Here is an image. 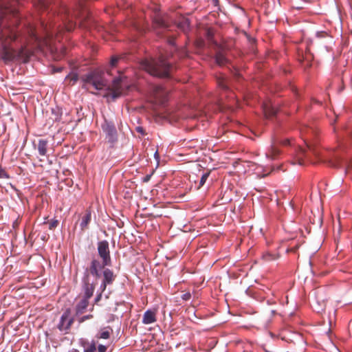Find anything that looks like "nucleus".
I'll return each instance as SVG.
<instances>
[{
    "label": "nucleus",
    "mask_w": 352,
    "mask_h": 352,
    "mask_svg": "<svg viewBox=\"0 0 352 352\" xmlns=\"http://www.w3.org/2000/svg\"><path fill=\"white\" fill-rule=\"evenodd\" d=\"M61 30L59 26H55L51 23L48 24L44 21L40 23L38 30L32 25L27 28L31 41L36 43L39 49L46 47L52 52L58 49L56 45V41L58 40L60 42L58 34Z\"/></svg>",
    "instance_id": "f257e3e1"
},
{
    "label": "nucleus",
    "mask_w": 352,
    "mask_h": 352,
    "mask_svg": "<svg viewBox=\"0 0 352 352\" xmlns=\"http://www.w3.org/2000/svg\"><path fill=\"white\" fill-rule=\"evenodd\" d=\"M17 0H0V10L2 12L3 28L0 27V40L14 41L17 37L16 25L19 23L20 16L15 4Z\"/></svg>",
    "instance_id": "f03ea898"
},
{
    "label": "nucleus",
    "mask_w": 352,
    "mask_h": 352,
    "mask_svg": "<svg viewBox=\"0 0 352 352\" xmlns=\"http://www.w3.org/2000/svg\"><path fill=\"white\" fill-rule=\"evenodd\" d=\"M117 74L113 78L111 72L107 70L104 72L100 69H96L83 75L81 80L85 85L95 88H119L126 81V77L122 72L118 71Z\"/></svg>",
    "instance_id": "7ed1b4c3"
},
{
    "label": "nucleus",
    "mask_w": 352,
    "mask_h": 352,
    "mask_svg": "<svg viewBox=\"0 0 352 352\" xmlns=\"http://www.w3.org/2000/svg\"><path fill=\"white\" fill-rule=\"evenodd\" d=\"M97 250L101 261H100L98 259L94 258L89 265L85 268L83 274L85 275L87 285H90V282L93 283V280H98L100 276V270L106 266L111 265L109 242L106 240L99 241Z\"/></svg>",
    "instance_id": "20e7f679"
},
{
    "label": "nucleus",
    "mask_w": 352,
    "mask_h": 352,
    "mask_svg": "<svg viewBox=\"0 0 352 352\" xmlns=\"http://www.w3.org/2000/svg\"><path fill=\"white\" fill-rule=\"evenodd\" d=\"M302 138L304 140L306 147L300 146L296 151V160L300 165L305 164V160L311 161V155L319 156L320 150L316 143L318 131L316 129L303 125L300 129Z\"/></svg>",
    "instance_id": "39448f33"
},
{
    "label": "nucleus",
    "mask_w": 352,
    "mask_h": 352,
    "mask_svg": "<svg viewBox=\"0 0 352 352\" xmlns=\"http://www.w3.org/2000/svg\"><path fill=\"white\" fill-rule=\"evenodd\" d=\"M140 67L150 75L164 78L168 77L174 69L173 65L167 61V58L161 54L158 59L145 58L140 62Z\"/></svg>",
    "instance_id": "423d86ee"
},
{
    "label": "nucleus",
    "mask_w": 352,
    "mask_h": 352,
    "mask_svg": "<svg viewBox=\"0 0 352 352\" xmlns=\"http://www.w3.org/2000/svg\"><path fill=\"white\" fill-rule=\"evenodd\" d=\"M32 52L28 50L26 47H22L19 51L8 47L6 43L3 44L2 49L0 50V59L5 63L12 61H21L27 63Z\"/></svg>",
    "instance_id": "0eeeda50"
},
{
    "label": "nucleus",
    "mask_w": 352,
    "mask_h": 352,
    "mask_svg": "<svg viewBox=\"0 0 352 352\" xmlns=\"http://www.w3.org/2000/svg\"><path fill=\"white\" fill-rule=\"evenodd\" d=\"M98 283V280H93V283L90 282V285L87 284L85 275L83 274L82 278V289L84 291V297L76 306V314H82L89 305V299L93 296L96 285Z\"/></svg>",
    "instance_id": "6e6552de"
},
{
    "label": "nucleus",
    "mask_w": 352,
    "mask_h": 352,
    "mask_svg": "<svg viewBox=\"0 0 352 352\" xmlns=\"http://www.w3.org/2000/svg\"><path fill=\"white\" fill-rule=\"evenodd\" d=\"M153 27L157 34H161V30H168L170 28V21L166 14L157 12L153 17Z\"/></svg>",
    "instance_id": "1a4fd4ad"
},
{
    "label": "nucleus",
    "mask_w": 352,
    "mask_h": 352,
    "mask_svg": "<svg viewBox=\"0 0 352 352\" xmlns=\"http://www.w3.org/2000/svg\"><path fill=\"white\" fill-rule=\"evenodd\" d=\"M122 89H97V91H91L92 94L100 96L106 98L107 102L115 101L123 95Z\"/></svg>",
    "instance_id": "9d476101"
},
{
    "label": "nucleus",
    "mask_w": 352,
    "mask_h": 352,
    "mask_svg": "<svg viewBox=\"0 0 352 352\" xmlns=\"http://www.w3.org/2000/svg\"><path fill=\"white\" fill-rule=\"evenodd\" d=\"M74 322V319L71 316V309L68 308L62 314L59 323L57 325V328L60 331H65V333H67L70 329Z\"/></svg>",
    "instance_id": "9b49d317"
},
{
    "label": "nucleus",
    "mask_w": 352,
    "mask_h": 352,
    "mask_svg": "<svg viewBox=\"0 0 352 352\" xmlns=\"http://www.w3.org/2000/svg\"><path fill=\"white\" fill-rule=\"evenodd\" d=\"M102 129L106 135V139L111 144H113L118 140V134L114 124L109 122L107 120L102 124Z\"/></svg>",
    "instance_id": "f8f14e48"
},
{
    "label": "nucleus",
    "mask_w": 352,
    "mask_h": 352,
    "mask_svg": "<svg viewBox=\"0 0 352 352\" xmlns=\"http://www.w3.org/2000/svg\"><path fill=\"white\" fill-rule=\"evenodd\" d=\"M148 101L156 104H164L167 101V96L164 89H151Z\"/></svg>",
    "instance_id": "ddd939ff"
},
{
    "label": "nucleus",
    "mask_w": 352,
    "mask_h": 352,
    "mask_svg": "<svg viewBox=\"0 0 352 352\" xmlns=\"http://www.w3.org/2000/svg\"><path fill=\"white\" fill-rule=\"evenodd\" d=\"M116 278V276L113 274L112 270L106 268L103 271V280L100 287V289L101 292H103L107 286V285H111L113 283Z\"/></svg>",
    "instance_id": "4468645a"
},
{
    "label": "nucleus",
    "mask_w": 352,
    "mask_h": 352,
    "mask_svg": "<svg viewBox=\"0 0 352 352\" xmlns=\"http://www.w3.org/2000/svg\"><path fill=\"white\" fill-rule=\"evenodd\" d=\"M263 111L265 118H272L277 113V109L271 100H267L263 102Z\"/></svg>",
    "instance_id": "2eb2a0df"
},
{
    "label": "nucleus",
    "mask_w": 352,
    "mask_h": 352,
    "mask_svg": "<svg viewBox=\"0 0 352 352\" xmlns=\"http://www.w3.org/2000/svg\"><path fill=\"white\" fill-rule=\"evenodd\" d=\"M156 312L153 310H147L144 312L142 318V323L149 324L156 322Z\"/></svg>",
    "instance_id": "dca6fc26"
},
{
    "label": "nucleus",
    "mask_w": 352,
    "mask_h": 352,
    "mask_svg": "<svg viewBox=\"0 0 352 352\" xmlns=\"http://www.w3.org/2000/svg\"><path fill=\"white\" fill-rule=\"evenodd\" d=\"M91 219V212L89 210H87L85 214L83 215L80 223V229L82 232L88 228V225Z\"/></svg>",
    "instance_id": "f3484780"
},
{
    "label": "nucleus",
    "mask_w": 352,
    "mask_h": 352,
    "mask_svg": "<svg viewBox=\"0 0 352 352\" xmlns=\"http://www.w3.org/2000/svg\"><path fill=\"white\" fill-rule=\"evenodd\" d=\"M280 150L276 146V144L273 142L270 146V148L268 149V151L266 152V157L271 160H276L278 155H280Z\"/></svg>",
    "instance_id": "a211bd4d"
},
{
    "label": "nucleus",
    "mask_w": 352,
    "mask_h": 352,
    "mask_svg": "<svg viewBox=\"0 0 352 352\" xmlns=\"http://www.w3.org/2000/svg\"><path fill=\"white\" fill-rule=\"evenodd\" d=\"M48 141L43 139H40L38 141L37 149L41 156H46L47 153Z\"/></svg>",
    "instance_id": "6ab92c4d"
},
{
    "label": "nucleus",
    "mask_w": 352,
    "mask_h": 352,
    "mask_svg": "<svg viewBox=\"0 0 352 352\" xmlns=\"http://www.w3.org/2000/svg\"><path fill=\"white\" fill-rule=\"evenodd\" d=\"M113 330L110 327H106L100 329L96 336L97 339H109Z\"/></svg>",
    "instance_id": "aec40b11"
},
{
    "label": "nucleus",
    "mask_w": 352,
    "mask_h": 352,
    "mask_svg": "<svg viewBox=\"0 0 352 352\" xmlns=\"http://www.w3.org/2000/svg\"><path fill=\"white\" fill-rule=\"evenodd\" d=\"M78 80V76L77 74L72 72L66 76L65 79V82L67 86H73Z\"/></svg>",
    "instance_id": "412c9836"
},
{
    "label": "nucleus",
    "mask_w": 352,
    "mask_h": 352,
    "mask_svg": "<svg viewBox=\"0 0 352 352\" xmlns=\"http://www.w3.org/2000/svg\"><path fill=\"white\" fill-rule=\"evenodd\" d=\"M316 38L318 39V41H317L318 44L321 43L320 40L322 38H325L329 41H331V39H332L331 36L327 32H325V31L318 32L316 33Z\"/></svg>",
    "instance_id": "4be33fe9"
},
{
    "label": "nucleus",
    "mask_w": 352,
    "mask_h": 352,
    "mask_svg": "<svg viewBox=\"0 0 352 352\" xmlns=\"http://www.w3.org/2000/svg\"><path fill=\"white\" fill-rule=\"evenodd\" d=\"M216 80L219 88H228V80L223 75H219L216 77Z\"/></svg>",
    "instance_id": "5701e85b"
},
{
    "label": "nucleus",
    "mask_w": 352,
    "mask_h": 352,
    "mask_svg": "<svg viewBox=\"0 0 352 352\" xmlns=\"http://www.w3.org/2000/svg\"><path fill=\"white\" fill-rule=\"evenodd\" d=\"M215 60H216V63L219 65V66H223V65H226V63H228V60L227 58L225 57V56L221 53V52H218L216 56H215Z\"/></svg>",
    "instance_id": "b1692460"
},
{
    "label": "nucleus",
    "mask_w": 352,
    "mask_h": 352,
    "mask_svg": "<svg viewBox=\"0 0 352 352\" xmlns=\"http://www.w3.org/2000/svg\"><path fill=\"white\" fill-rule=\"evenodd\" d=\"M302 61L304 67H308L311 66V60L313 58V56L309 53V50L307 49L305 56H302Z\"/></svg>",
    "instance_id": "393cba45"
},
{
    "label": "nucleus",
    "mask_w": 352,
    "mask_h": 352,
    "mask_svg": "<svg viewBox=\"0 0 352 352\" xmlns=\"http://www.w3.org/2000/svg\"><path fill=\"white\" fill-rule=\"evenodd\" d=\"M335 159H336V160L338 161V162H337V164L333 162L332 164V166H338L341 165L343 163L344 166L346 167V170H348L350 168V165H349V162L346 160H345L344 162H342V160L341 159V157H340L338 155H335Z\"/></svg>",
    "instance_id": "a878e982"
},
{
    "label": "nucleus",
    "mask_w": 352,
    "mask_h": 352,
    "mask_svg": "<svg viewBox=\"0 0 352 352\" xmlns=\"http://www.w3.org/2000/svg\"><path fill=\"white\" fill-rule=\"evenodd\" d=\"M263 257L265 261H270L276 260L278 257V256L275 254L267 252L265 254H263Z\"/></svg>",
    "instance_id": "bb28decb"
},
{
    "label": "nucleus",
    "mask_w": 352,
    "mask_h": 352,
    "mask_svg": "<svg viewBox=\"0 0 352 352\" xmlns=\"http://www.w3.org/2000/svg\"><path fill=\"white\" fill-rule=\"evenodd\" d=\"M189 27V22L188 19H184L182 22L178 24V28L186 32Z\"/></svg>",
    "instance_id": "cd10ccee"
},
{
    "label": "nucleus",
    "mask_w": 352,
    "mask_h": 352,
    "mask_svg": "<svg viewBox=\"0 0 352 352\" xmlns=\"http://www.w3.org/2000/svg\"><path fill=\"white\" fill-rule=\"evenodd\" d=\"M210 175V172H206L201 177L198 188L203 186Z\"/></svg>",
    "instance_id": "c85d7f7f"
},
{
    "label": "nucleus",
    "mask_w": 352,
    "mask_h": 352,
    "mask_svg": "<svg viewBox=\"0 0 352 352\" xmlns=\"http://www.w3.org/2000/svg\"><path fill=\"white\" fill-rule=\"evenodd\" d=\"M52 113L55 114V117L54 118L55 121H58L60 119V110L58 109H52Z\"/></svg>",
    "instance_id": "c756f323"
},
{
    "label": "nucleus",
    "mask_w": 352,
    "mask_h": 352,
    "mask_svg": "<svg viewBox=\"0 0 352 352\" xmlns=\"http://www.w3.org/2000/svg\"><path fill=\"white\" fill-rule=\"evenodd\" d=\"M0 178H6V179L10 178L9 175L7 173V172L5 170V169L3 168L1 166H0Z\"/></svg>",
    "instance_id": "7c9ffc66"
},
{
    "label": "nucleus",
    "mask_w": 352,
    "mask_h": 352,
    "mask_svg": "<svg viewBox=\"0 0 352 352\" xmlns=\"http://www.w3.org/2000/svg\"><path fill=\"white\" fill-rule=\"evenodd\" d=\"M58 225V220H52L50 222H49V228L50 230H53L54 228H56Z\"/></svg>",
    "instance_id": "2f4dec72"
},
{
    "label": "nucleus",
    "mask_w": 352,
    "mask_h": 352,
    "mask_svg": "<svg viewBox=\"0 0 352 352\" xmlns=\"http://www.w3.org/2000/svg\"><path fill=\"white\" fill-rule=\"evenodd\" d=\"M92 318H93V316L91 314L86 315V316H82V317L79 318L78 322H79V323H82L85 320L91 319Z\"/></svg>",
    "instance_id": "473e14b6"
},
{
    "label": "nucleus",
    "mask_w": 352,
    "mask_h": 352,
    "mask_svg": "<svg viewBox=\"0 0 352 352\" xmlns=\"http://www.w3.org/2000/svg\"><path fill=\"white\" fill-rule=\"evenodd\" d=\"M74 27H75V23H74L72 21L69 22L68 24L65 25V28L66 29L67 31H69V32L74 30Z\"/></svg>",
    "instance_id": "72a5a7b5"
},
{
    "label": "nucleus",
    "mask_w": 352,
    "mask_h": 352,
    "mask_svg": "<svg viewBox=\"0 0 352 352\" xmlns=\"http://www.w3.org/2000/svg\"><path fill=\"white\" fill-rule=\"evenodd\" d=\"M96 349V344L94 342L91 343L89 348L86 349L84 352H94Z\"/></svg>",
    "instance_id": "f704fd0d"
},
{
    "label": "nucleus",
    "mask_w": 352,
    "mask_h": 352,
    "mask_svg": "<svg viewBox=\"0 0 352 352\" xmlns=\"http://www.w3.org/2000/svg\"><path fill=\"white\" fill-rule=\"evenodd\" d=\"M118 61V57H112L111 59V62H110L111 66L112 67H115Z\"/></svg>",
    "instance_id": "c9c22d12"
},
{
    "label": "nucleus",
    "mask_w": 352,
    "mask_h": 352,
    "mask_svg": "<svg viewBox=\"0 0 352 352\" xmlns=\"http://www.w3.org/2000/svg\"><path fill=\"white\" fill-rule=\"evenodd\" d=\"M191 298V294L190 292H186L185 294H184L182 296V298L184 300H190Z\"/></svg>",
    "instance_id": "e433bc0d"
},
{
    "label": "nucleus",
    "mask_w": 352,
    "mask_h": 352,
    "mask_svg": "<svg viewBox=\"0 0 352 352\" xmlns=\"http://www.w3.org/2000/svg\"><path fill=\"white\" fill-rule=\"evenodd\" d=\"M107 349V347L106 346H104V345H102V344H100L98 346V352H106Z\"/></svg>",
    "instance_id": "4c0bfd02"
},
{
    "label": "nucleus",
    "mask_w": 352,
    "mask_h": 352,
    "mask_svg": "<svg viewBox=\"0 0 352 352\" xmlns=\"http://www.w3.org/2000/svg\"><path fill=\"white\" fill-rule=\"evenodd\" d=\"M206 36H207L208 39H209V40H212V36H213V34H212V31H211V30H208L207 31V32H206Z\"/></svg>",
    "instance_id": "58836bf2"
},
{
    "label": "nucleus",
    "mask_w": 352,
    "mask_h": 352,
    "mask_svg": "<svg viewBox=\"0 0 352 352\" xmlns=\"http://www.w3.org/2000/svg\"><path fill=\"white\" fill-rule=\"evenodd\" d=\"M136 131H137V132L141 133L142 135H144L145 134L144 129L142 127H141V126H138L136 128Z\"/></svg>",
    "instance_id": "ea45409f"
},
{
    "label": "nucleus",
    "mask_w": 352,
    "mask_h": 352,
    "mask_svg": "<svg viewBox=\"0 0 352 352\" xmlns=\"http://www.w3.org/2000/svg\"><path fill=\"white\" fill-rule=\"evenodd\" d=\"M151 175H146V176L144 177V179H143V182H148V181L150 180V179H151Z\"/></svg>",
    "instance_id": "a19ab883"
},
{
    "label": "nucleus",
    "mask_w": 352,
    "mask_h": 352,
    "mask_svg": "<svg viewBox=\"0 0 352 352\" xmlns=\"http://www.w3.org/2000/svg\"><path fill=\"white\" fill-rule=\"evenodd\" d=\"M233 75L236 77V78H238L240 76V74L239 73V71L237 69H234V71L233 72Z\"/></svg>",
    "instance_id": "79ce46f5"
},
{
    "label": "nucleus",
    "mask_w": 352,
    "mask_h": 352,
    "mask_svg": "<svg viewBox=\"0 0 352 352\" xmlns=\"http://www.w3.org/2000/svg\"><path fill=\"white\" fill-rule=\"evenodd\" d=\"M282 144H283V145H287V144H289V140H284V141L282 142Z\"/></svg>",
    "instance_id": "37998d69"
},
{
    "label": "nucleus",
    "mask_w": 352,
    "mask_h": 352,
    "mask_svg": "<svg viewBox=\"0 0 352 352\" xmlns=\"http://www.w3.org/2000/svg\"><path fill=\"white\" fill-rule=\"evenodd\" d=\"M102 292H100V293L98 295V296H97V298H96V301L100 300V298H101V296H102Z\"/></svg>",
    "instance_id": "c03bdc74"
},
{
    "label": "nucleus",
    "mask_w": 352,
    "mask_h": 352,
    "mask_svg": "<svg viewBox=\"0 0 352 352\" xmlns=\"http://www.w3.org/2000/svg\"><path fill=\"white\" fill-rule=\"evenodd\" d=\"M61 50H62V52H63L62 56H63L65 54V53H66L65 52L66 50H65V48L61 47Z\"/></svg>",
    "instance_id": "a18cd8bd"
},
{
    "label": "nucleus",
    "mask_w": 352,
    "mask_h": 352,
    "mask_svg": "<svg viewBox=\"0 0 352 352\" xmlns=\"http://www.w3.org/2000/svg\"><path fill=\"white\" fill-rule=\"evenodd\" d=\"M173 40H174V38H170L169 41H168L169 43L171 44V45H173Z\"/></svg>",
    "instance_id": "49530a36"
},
{
    "label": "nucleus",
    "mask_w": 352,
    "mask_h": 352,
    "mask_svg": "<svg viewBox=\"0 0 352 352\" xmlns=\"http://www.w3.org/2000/svg\"><path fill=\"white\" fill-rule=\"evenodd\" d=\"M324 47L327 49V51H329V49H328V46H327V45H326V44H325V45H324Z\"/></svg>",
    "instance_id": "de8ad7c7"
},
{
    "label": "nucleus",
    "mask_w": 352,
    "mask_h": 352,
    "mask_svg": "<svg viewBox=\"0 0 352 352\" xmlns=\"http://www.w3.org/2000/svg\"><path fill=\"white\" fill-rule=\"evenodd\" d=\"M61 71V68H58L57 69L56 72H60Z\"/></svg>",
    "instance_id": "09e8293b"
},
{
    "label": "nucleus",
    "mask_w": 352,
    "mask_h": 352,
    "mask_svg": "<svg viewBox=\"0 0 352 352\" xmlns=\"http://www.w3.org/2000/svg\"><path fill=\"white\" fill-rule=\"evenodd\" d=\"M43 7L45 8V3H43Z\"/></svg>",
    "instance_id": "8fccbe9b"
},
{
    "label": "nucleus",
    "mask_w": 352,
    "mask_h": 352,
    "mask_svg": "<svg viewBox=\"0 0 352 352\" xmlns=\"http://www.w3.org/2000/svg\"><path fill=\"white\" fill-rule=\"evenodd\" d=\"M74 352H78L77 351H75Z\"/></svg>",
    "instance_id": "3c124183"
}]
</instances>
